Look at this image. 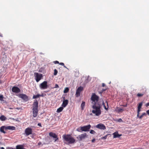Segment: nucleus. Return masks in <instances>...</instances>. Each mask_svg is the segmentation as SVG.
I'll list each match as a JSON object with an SVG mask.
<instances>
[{"label": "nucleus", "mask_w": 149, "mask_h": 149, "mask_svg": "<svg viewBox=\"0 0 149 149\" xmlns=\"http://www.w3.org/2000/svg\"><path fill=\"white\" fill-rule=\"evenodd\" d=\"M99 99V97L94 93L92 94L91 98L93 104L92 107L93 110L92 111V112L96 116H99L101 113L100 104L98 102Z\"/></svg>", "instance_id": "1"}, {"label": "nucleus", "mask_w": 149, "mask_h": 149, "mask_svg": "<svg viewBox=\"0 0 149 149\" xmlns=\"http://www.w3.org/2000/svg\"><path fill=\"white\" fill-rule=\"evenodd\" d=\"M38 103L36 100L34 101L33 104L32 112L33 116L34 117H36L37 116L38 112Z\"/></svg>", "instance_id": "2"}, {"label": "nucleus", "mask_w": 149, "mask_h": 149, "mask_svg": "<svg viewBox=\"0 0 149 149\" xmlns=\"http://www.w3.org/2000/svg\"><path fill=\"white\" fill-rule=\"evenodd\" d=\"M75 140L70 136H66V141L68 142L69 143L72 144L75 142Z\"/></svg>", "instance_id": "3"}, {"label": "nucleus", "mask_w": 149, "mask_h": 149, "mask_svg": "<svg viewBox=\"0 0 149 149\" xmlns=\"http://www.w3.org/2000/svg\"><path fill=\"white\" fill-rule=\"evenodd\" d=\"M34 74L35 79L37 82H38L43 77L42 74H41L35 72Z\"/></svg>", "instance_id": "4"}, {"label": "nucleus", "mask_w": 149, "mask_h": 149, "mask_svg": "<svg viewBox=\"0 0 149 149\" xmlns=\"http://www.w3.org/2000/svg\"><path fill=\"white\" fill-rule=\"evenodd\" d=\"M40 88L41 89H47L48 87L47 85V81H44L40 84L39 85Z\"/></svg>", "instance_id": "5"}, {"label": "nucleus", "mask_w": 149, "mask_h": 149, "mask_svg": "<svg viewBox=\"0 0 149 149\" xmlns=\"http://www.w3.org/2000/svg\"><path fill=\"white\" fill-rule=\"evenodd\" d=\"M88 136V135L86 133H84L79 135L77 137V138L79 140L81 141L83 139H85V138L87 137Z\"/></svg>", "instance_id": "6"}, {"label": "nucleus", "mask_w": 149, "mask_h": 149, "mask_svg": "<svg viewBox=\"0 0 149 149\" xmlns=\"http://www.w3.org/2000/svg\"><path fill=\"white\" fill-rule=\"evenodd\" d=\"M64 96V95L63 96V101L62 105V107H61L57 109L56 111L58 113H59L63 109V107H65V98Z\"/></svg>", "instance_id": "7"}, {"label": "nucleus", "mask_w": 149, "mask_h": 149, "mask_svg": "<svg viewBox=\"0 0 149 149\" xmlns=\"http://www.w3.org/2000/svg\"><path fill=\"white\" fill-rule=\"evenodd\" d=\"M91 125H88L86 126H84L83 127H80V130L82 131H88L91 128Z\"/></svg>", "instance_id": "8"}, {"label": "nucleus", "mask_w": 149, "mask_h": 149, "mask_svg": "<svg viewBox=\"0 0 149 149\" xmlns=\"http://www.w3.org/2000/svg\"><path fill=\"white\" fill-rule=\"evenodd\" d=\"M49 135L50 136L54 139L55 142L58 139V137L57 135L52 132H50L49 133Z\"/></svg>", "instance_id": "9"}, {"label": "nucleus", "mask_w": 149, "mask_h": 149, "mask_svg": "<svg viewBox=\"0 0 149 149\" xmlns=\"http://www.w3.org/2000/svg\"><path fill=\"white\" fill-rule=\"evenodd\" d=\"M25 132L26 136H29L32 134V129L30 127H28L25 129Z\"/></svg>", "instance_id": "10"}, {"label": "nucleus", "mask_w": 149, "mask_h": 149, "mask_svg": "<svg viewBox=\"0 0 149 149\" xmlns=\"http://www.w3.org/2000/svg\"><path fill=\"white\" fill-rule=\"evenodd\" d=\"M83 88L82 86H80L76 90V95L77 97L80 96L81 92L83 90Z\"/></svg>", "instance_id": "11"}, {"label": "nucleus", "mask_w": 149, "mask_h": 149, "mask_svg": "<svg viewBox=\"0 0 149 149\" xmlns=\"http://www.w3.org/2000/svg\"><path fill=\"white\" fill-rule=\"evenodd\" d=\"M12 91L14 93H19L20 92V90L19 88L16 86H13L12 89Z\"/></svg>", "instance_id": "12"}, {"label": "nucleus", "mask_w": 149, "mask_h": 149, "mask_svg": "<svg viewBox=\"0 0 149 149\" xmlns=\"http://www.w3.org/2000/svg\"><path fill=\"white\" fill-rule=\"evenodd\" d=\"M19 97L25 101H27L29 100L28 96L25 94H20Z\"/></svg>", "instance_id": "13"}, {"label": "nucleus", "mask_w": 149, "mask_h": 149, "mask_svg": "<svg viewBox=\"0 0 149 149\" xmlns=\"http://www.w3.org/2000/svg\"><path fill=\"white\" fill-rule=\"evenodd\" d=\"M96 127L97 128H98L100 129L104 130L106 129L105 125L102 124H99L96 126Z\"/></svg>", "instance_id": "14"}, {"label": "nucleus", "mask_w": 149, "mask_h": 149, "mask_svg": "<svg viewBox=\"0 0 149 149\" xmlns=\"http://www.w3.org/2000/svg\"><path fill=\"white\" fill-rule=\"evenodd\" d=\"M6 130H15V127L13 126H6Z\"/></svg>", "instance_id": "15"}, {"label": "nucleus", "mask_w": 149, "mask_h": 149, "mask_svg": "<svg viewBox=\"0 0 149 149\" xmlns=\"http://www.w3.org/2000/svg\"><path fill=\"white\" fill-rule=\"evenodd\" d=\"M6 126H1L0 128V131L3 133L4 134H5L6 132L4 130L5 129L6 130Z\"/></svg>", "instance_id": "16"}, {"label": "nucleus", "mask_w": 149, "mask_h": 149, "mask_svg": "<svg viewBox=\"0 0 149 149\" xmlns=\"http://www.w3.org/2000/svg\"><path fill=\"white\" fill-rule=\"evenodd\" d=\"M123 111L124 109H123L118 107H117L116 109V111L118 113L122 112Z\"/></svg>", "instance_id": "17"}, {"label": "nucleus", "mask_w": 149, "mask_h": 149, "mask_svg": "<svg viewBox=\"0 0 149 149\" xmlns=\"http://www.w3.org/2000/svg\"><path fill=\"white\" fill-rule=\"evenodd\" d=\"M16 149H25L22 145H18L16 146Z\"/></svg>", "instance_id": "18"}, {"label": "nucleus", "mask_w": 149, "mask_h": 149, "mask_svg": "<svg viewBox=\"0 0 149 149\" xmlns=\"http://www.w3.org/2000/svg\"><path fill=\"white\" fill-rule=\"evenodd\" d=\"M6 119V117L4 115H1L0 117V120L2 121H5Z\"/></svg>", "instance_id": "19"}, {"label": "nucleus", "mask_w": 149, "mask_h": 149, "mask_svg": "<svg viewBox=\"0 0 149 149\" xmlns=\"http://www.w3.org/2000/svg\"><path fill=\"white\" fill-rule=\"evenodd\" d=\"M85 102H82L81 105V107L82 110H83L84 109L85 106Z\"/></svg>", "instance_id": "20"}, {"label": "nucleus", "mask_w": 149, "mask_h": 149, "mask_svg": "<svg viewBox=\"0 0 149 149\" xmlns=\"http://www.w3.org/2000/svg\"><path fill=\"white\" fill-rule=\"evenodd\" d=\"M113 135H114V138H116V137H119L120 136H121V135H120L118 133H114L113 134Z\"/></svg>", "instance_id": "21"}, {"label": "nucleus", "mask_w": 149, "mask_h": 149, "mask_svg": "<svg viewBox=\"0 0 149 149\" xmlns=\"http://www.w3.org/2000/svg\"><path fill=\"white\" fill-rule=\"evenodd\" d=\"M91 79V77L89 76H88L85 81V82L86 83H88V82L90 81Z\"/></svg>", "instance_id": "22"}, {"label": "nucleus", "mask_w": 149, "mask_h": 149, "mask_svg": "<svg viewBox=\"0 0 149 149\" xmlns=\"http://www.w3.org/2000/svg\"><path fill=\"white\" fill-rule=\"evenodd\" d=\"M146 113H143L141 116H139V118L140 119H141L144 116H146Z\"/></svg>", "instance_id": "23"}, {"label": "nucleus", "mask_w": 149, "mask_h": 149, "mask_svg": "<svg viewBox=\"0 0 149 149\" xmlns=\"http://www.w3.org/2000/svg\"><path fill=\"white\" fill-rule=\"evenodd\" d=\"M142 104H143L142 102H141L139 103V105L138 106V108L141 109V107L142 105Z\"/></svg>", "instance_id": "24"}, {"label": "nucleus", "mask_w": 149, "mask_h": 149, "mask_svg": "<svg viewBox=\"0 0 149 149\" xmlns=\"http://www.w3.org/2000/svg\"><path fill=\"white\" fill-rule=\"evenodd\" d=\"M39 94H38L37 95H34L33 97V99H36V98H37L39 97Z\"/></svg>", "instance_id": "25"}, {"label": "nucleus", "mask_w": 149, "mask_h": 149, "mask_svg": "<svg viewBox=\"0 0 149 149\" xmlns=\"http://www.w3.org/2000/svg\"><path fill=\"white\" fill-rule=\"evenodd\" d=\"M143 95V94L138 93L137 94V96L138 97H142Z\"/></svg>", "instance_id": "26"}, {"label": "nucleus", "mask_w": 149, "mask_h": 149, "mask_svg": "<svg viewBox=\"0 0 149 149\" xmlns=\"http://www.w3.org/2000/svg\"><path fill=\"white\" fill-rule=\"evenodd\" d=\"M90 133L91 134H95V132L94 130H91L90 131Z\"/></svg>", "instance_id": "27"}, {"label": "nucleus", "mask_w": 149, "mask_h": 149, "mask_svg": "<svg viewBox=\"0 0 149 149\" xmlns=\"http://www.w3.org/2000/svg\"><path fill=\"white\" fill-rule=\"evenodd\" d=\"M57 73H58L57 70L56 69H55L54 70V75H56L57 74Z\"/></svg>", "instance_id": "28"}, {"label": "nucleus", "mask_w": 149, "mask_h": 149, "mask_svg": "<svg viewBox=\"0 0 149 149\" xmlns=\"http://www.w3.org/2000/svg\"><path fill=\"white\" fill-rule=\"evenodd\" d=\"M3 95H0V100L1 101H3Z\"/></svg>", "instance_id": "29"}, {"label": "nucleus", "mask_w": 149, "mask_h": 149, "mask_svg": "<svg viewBox=\"0 0 149 149\" xmlns=\"http://www.w3.org/2000/svg\"><path fill=\"white\" fill-rule=\"evenodd\" d=\"M76 130L77 131H78L79 132H81V130H80V127H79V128H78L77 129H76Z\"/></svg>", "instance_id": "30"}, {"label": "nucleus", "mask_w": 149, "mask_h": 149, "mask_svg": "<svg viewBox=\"0 0 149 149\" xmlns=\"http://www.w3.org/2000/svg\"><path fill=\"white\" fill-rule=\"evenodd\" d=\"M107 138V135H106L104 136H103L102 137H101V139H106Z\"/></svg>", "instance_id": "31"}, {"label": "nucleus", "mask_w": 149, "mask_h": 149, "mask_svg": "<svg viewBox=\"0 0 149 149\" xmlns=\"http://www.w3.org/2000/svg\"><path fill=\"white\" fill-rule=\"evenodd\" d=\"M59 87L58 85L57 84H56L55 85V86L53 88H56Z\"/></svg>", "instance_id": "32"}, {"label": "nucleus", "mask_w": 149, "mask_h": 149, "mask_svg": "<svg viewBox=\"0 0 149 149\" xmlns=\"http://www.w3.org/2000/svg\"><path fill=\"white\" fill-rule=\"evenodd\" d=\"M69 91V89L68 88L66 87V93H67Z\"/></svg>", "instance_id": "33"}, {"label": "nucleus", "mask_w": 149, "mask_h": 149, "mask_svg": "<svg viewBox=\"0 0 149 149\" xmlns=\"http://www.w3.org/2000/svg\"><path fill=\"white\" fill-rule=\"evenodd\" d=\"M59 64L61 65H63L64 66V67H65V66L64 64L63 63H59Z\"/></svg>", "instance_id": "34"}, {"label": "nucleus", "mask_w": 149, "mask_h": 149, "mask_svg": "<svg viewBox=\"0 0 149 149\" xmlns=\"http://www.w3.org/2000/svg\"><path fill=\"white\" fill-rule=\"evenodd\" d=\"M54 63L55 64H57V63H59V62L58 61H54Z\"/></svg>", "instance_id": "35"}, {"label": "nucleus", "mask_w": 149, "mask_h": 149, "mask_svg": "<svg viewBox=\"0 0 149 149\" xmlns=\"http://www.w3.org/2000/svg\"><path fill=\"white\" fill-rule=\"evenodd\" d=\"M103 104H104V109H106V110H107L108 109V108H107L104 105V102H103Z\"/></svg>", "instance_id": "36"}, {"label": "nucleus", "mask_w": 149, "mask_h": 149, "mask_svg": "<svg viewBox=\"0 0 149 149\" xmlns=\"http://www.w3.org/2000/svg\"><path fill=\"white\" fill-rule=\"evenodd\" d=\"M63 138L64 141H65V134H64L63 136Z\"/></svg>", "instance_id": "37"}, {"label": "nucleus", "mask_w": 149, "mask_h": 149, "mask_svg": "<svg viewBox=\"0 0 149 149\" xmlns=\"http://www.w3.org/2000/svg\"><path fill=\"white\" fill-rule=\"evenodd\" d=\"M139 112H138V111H137V118H139Z\"/></svg>", "instance_id": "38"}, {"label": "nucleus", "mask_w": 149, "mask_h": 149, "mask_svg": "<svg viewBox=\"0 0 149 149\" xmlns=\"http://www.w3.org/2000/svg\"><path fill=\"white\" fill-rule=\"evenodd\" d=\"M68 101L67 100H66V106L68 104Z\"/></svg>", "instance_id": "39"}, {"label": "nucleus", "mask_w": 149, "mask_h": 149, "mask_svg": "<svg viewBox=\"0 0 149 149\" xmlns=\"http://www.w3.org/2000/svg\"><path fill=\"white\" fill-rule=\"evenodd\" d=\"M39 97H43L44 96V95H43V94H42L41 95H40V94H39Z\"/></svg>", "instance_id": "40"}, {"label": "nucleus", "mask_w": 149, "mask_h": 149, "mask_svg": "<svg viewBox=\"0 0 149 149\" xmlns=\"http://www.w3.org/2000/svg\"><path fill=\"white\" fill-rule=\"evenodd\" d=\"M95 139H93L91 141L92 143H93L95 142Z\"/></svg>", "instance_id": "41"}, {"label": "nucleus", "mask_w": 149, "mask_h": 149, "mask_svg": "<svg viewBox=\"0 0 149 149\" xmlns=\"http://www.w3.org/2000/svg\"><path fill=\"white\" fill-rule=\"evenodd\" d=\"M147 114L149 115V109L146 111Z\"/></svg>", "instance_id": "42"}, {"label": "nucleus", "mask_w": 149, "mask_h": 149, "mask_svg": "<svg viewBox=\"0 0 149 149\" xmlns=\"http://www.w3.org/2000/svg\"><path fill=\"white\" fill-rule=\"evenodd\" d=\"M146 107H148L149 106V102L147 103L146 105Z\"/></svg>", "instance_id": "43"}, {"label": "nucleus", "mask_w": 149, "mask_h": 149, "mask_svg": "<svg viewBox=\"0 0 149 149\" xmlns=\"http://www.w3.org/2000/svg\"><path fill=\"white\" fill-rule=\"evenodd\" d=\"M38 125L40 127H41V124L40 123H38Z\"/></svg>", "instance_id": "44"}, {"label": "nucleus", "mask_w": 149, "mask_h": 149, "mask_svg": "<svg viewBox=\"0 0 149 149\" xmlns=\"http://www.w3.org/2000/svg\"><path fill=\"white\" fill-rule=\"evenodd\" d=\"M105 86V85L104 83H103L102 84V87H104Z\"/></svg>", "instance_id": "45"}, {"label": "nucleus", "mask_w": 149, "mask_h": 149, "mask_svg": "<svg viewBox=\"0 0 149 149\" xmlns=\"http://www.w3.org/2000/svg\"><path fill=\"white\" fill-rule=\"evenodd\" d=\"M141 109L138 108L137 111H138V112H140L141 111Z\"/></svg>", "instance_id": "46"}, {"label": "nucleus", "mask_w": 149, "mask_h": 149, "mask_svg": "<svg viewBox=\"0 0 149 149\" xmlns=\"http://www.w3.org/2000/svg\"><path fill=\"white\" fill-rule=\"evenodd\" d=\"M122 121V120L121 119H119L118 120V121L119 122H121Z\"/></svg>", "instance_id": "47"}, {"label": "nucleus", "mask_w": 149, "mask_h": 149, "mask_svg": "<svg viewBox=\"0 0 149 149\" xmlns=\"http://www.w3.org/2000/svg\"><path fill=\"white\" fill-rule=\"evenodd\" d=\"M106 90V89H102V92H103L104 91H105Z\"/></svg>", "instance_id": "48"}, {"label": "nucleus", "mask_w": 149, "mask_h": 149, "mask_svg": "<svg viewBox=\"0 0 149 149\" xmlns=\"http://www.w3.org/2000/svg\"><path fill=\"white\" fill-rule=\"evenodd\" d=\"M63 92L64 93H65V88L64 89V90H63Z\"/></svg>", "instance_id": "49"}, {"label": "nucleus", "mask_w": 149, "mask_h": 149, "mask_svg": "<svg viewBox=\"0 0 149 149\" xmlns=\"http://www.w3.org/2000/svg\"><path fill=\"white\" fill-rule=\"evenodd\" d=\"M1 149H4V148L3 147H1Z\"/></svg>", "instance_id": "50"}, {"label": "nucleus", "mask_w": 149, "mask_h": 149, "mask_svg": "<svg viewBox=\"0 0 149 149\" xmlns=\"http://www.w3.org/2000/svg\"><path fill=\"white\" fill-rule=\"evenodd\" d=\"M10 119H11L13 120H15V119H14V118H11Z\"/></svg>", "instance_id": "51"}, {"label": "nucleus", "mask_w": 149, "mask_h": 149, "mask_svg": "<svg viewBox=\"0 0 149 149\" xmlns=\"http://www.w3.org/2000/svg\"><path fill=\"white\" fill-rule=\"evenodd\" d=\"M1 36V33H0V36Z\"/></svg>", "instance_id": "52"}, {"label": "nucleus", "mask_w": 149, "mask_h": 149, "mask_svg": "<svg viewBox=\"0 0 149 149\" xmlns=\"http://www.w3.org/2000/svg\"><path fill=\"white\" fill-rule=\"evenodd\" d=\"M40 54H42V53H40Z\"/></svg>", "instance_id": "53"}, {"label": "nucleus", "mask_w": 149, "mask_h": 149, "mask_svg": "<svg viewBox=\"0 0 149 149\" xmlns=\"http://www.w3.org/2000/svg\"><path fill=\"white\" fill-rule=\"evenodd\" d=\"M57 91H57V90H56V91H55V92H56Z\"/></svg>", "instance_id": "54"}, {"label": "nucleus", "mask_w": 149, "mask_h": 149, "mask_svg": "<svg viewBox=\"0 0 149 149\" xmlns=\"http://www.w3.org/2000/svg\"><path fill=\"white\" fill-rule=\"evenodd\" d=\"M1 83V81H0V84Z\"/></svg>", "instance_id": "55"}, {"label": "nucleus", "mask_w": 149, "mask_h": 149, "mask_svg": "<svg viewBox=\"0 0 149 149\" xmlns=\"http://www.w3.org/2000/svg\"><path fill=\"white\" fill-rule=\"evenodd\" d=\"M65 68H66L67 69H68V68H66V67H65Z\"/></svg>", "instance_id": "56"}, {"label": "nucleus", "mask_w": 149, "mask_h": 149, "mask_svg": "<svg viewBox=\"0 0 149 149\" xmlns=\"http://www.w3.org/2000/svg\"><path fill=\"white\" fill-rule=\"evenodd\" d=\"M126 105H125V107H126Z\"/></svg>", "instance_id": "57"}, {"label": "nucleus", "mask_w": 149, "mask_h": 149, "mask_svg": "<svg viewBox=\"0 0 149 149\" xmlns=\"http://www.w3.org/2000/svg\"><path fill=\"white\" fill-rule=\"evenodd\" d=\"M126 105H125V107H126Z\"/></svg>", "instance_id": "58"}]
</instances>
